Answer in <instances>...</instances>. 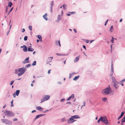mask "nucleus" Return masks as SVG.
<instances>
[{
    "label": "nucleus",
    "mask_w": 125,
    "mask_h": 125,
    "mask_svg": "<svg viewBox=\"0 0 125 125\" xmlns=\"http://www.w3.org/2000/svg\"><path fill=\"white\" fill-rule=\"evenodd\" d=\"M4 114L5 116L9 117H13L14 115V114L11 111L6 110L4 112Z\"/></svg>",
    "instance_id": "nucleus-1"
},
{
    "label": "nucleus",
    "mask_w": 125,
    "mask_h": 125,
    "mask_svg": "<svg viewBox=\"0 0 125 125\" xmlns=\"http://www.w3.org/2000/svg\"><path fill=\"white\" fill-rule=\"evenodd\" d=\"M27 69L24 67L19 69L20 73H17L18 76L22 75L26 71Z\"/></svg>",
    "instance_id": "nucleus-2"
},
{
    "label": "nucleus",
    "mask_w": 125,
    "mask_h": 125,
    "mask_svg": "<svg viewBox=\"0 0 125 125\" xmlns=\"http://www.w3.org/2000/svg\"><path fill=\"white\" fill-rule=\"evenodd\" d=\"M110 89L107 87L102 90V93L105 95L108 94L110 93Z\"/></svg>",
    "instance_id": "nucleus-3"
},
{
    "label": "nucleus",
    "mask_w": 125,
    "mask_h": 125,
    "mask_svg": "<svg viewBox=\"0 0 125 125\" xmlns=\"http://www.w3.org/2000/svg\"><path fill=\"white\" fill-rule=\"evenodd\" d=\"M50 96L48 95H45L44 96L43 98L41 100V103H42L44 101L47 100L50 98Z\"/></svg>",
    "instance_id": "nucleus-4"
},
{
    "label": "nucleus",
    "mask_w": 125,
    "mask_h": 125,
    "mask_svg": "<svg viewBox=\"0 0 125 125\" xmlns=\"http://www.w3.org/2000/svg\"><path fill=\"white\" fill-rule=\"evenodd\" d=\"M1 121L3 123H5L6 124L11 125L12 124V122L11 121H10L7 119H2Z\"/></svg>",
    "instance_id": "nucleus-5"
},
{
    "label": "nucleus",
    "mask_w": 125,
    "mask_h": 125,
    "mask_svg": "<svg viewBox=\"0 0 125 125\" xmlns=\"http://www.w3.org/2000/svg\"><path fill=\"white\" fill-rule=\"evenodd\" d=\"M29 57L27 58L24 61L22 62V63L23 64H25L26 63H29L30 62L29 60Z\"/></svg>",
    "instance_id": "nucleus-6"
},
{
    "label": "nucleus",
    "mask_w": 125,
    "mask_h": 125,
    "mask_svg": "<svg viewBox=\"0 0 125 125\" xmlns=\"http://www.w3.org/2000/svg\"><path fill=\"white\" fill-rule=\"evenodd\" d=\"M113 62H112V65H111V73L110 74V76H112L113 75V74L114 73V70H113Z\"/></svg>",
    "instance_id": "nucleus-7"
},
{
    "label": "nucleus",
    "mask_w": 125,
    "mask_h": 125,
    "mask_svg": "<svg viewBox=\"0 0 125 125\" xmlns=\"http://www.w3.org/2000/svg\"><path fill=\"white\" fill-rule=\"evenodd\" d=\"M74 120V119L72 117L69 119L67 121V122L68 124H71L72 123V121Z\"/></svg>",
    "instance_id": "nucleus-8"
},
{
    "label": "nucleus",
    "mask_w": 125,
    "mask_h": 125,
    "mask_svg": "<svg viewBox=\"0 0 125 125\" xmlns=\"http://www.w3.org/2000/svg\"><path fill=\"white\" fill-rule=\"evenodd\" d=\"M53 58V57H50L48 58L46 62H47V64L49 63V62H51Z\"/></svg>",
    "instance_id": "nucleus-9"
},
{
    "label": "nucleus",
    "mask_w": 125,
    "mask_h": 125,
    "mask_svg": "<svg viewBox=\"0 0 125 125\" xmlns=\"http://www.w3.org/2000/svg\"><path fill=\"white\" fill-rule=\"evenodd\" d=\"M45 114H41L39 115H38L36 116V117L35 118V119L34 120H35L36 119H37L39 118V117L43 116H45Z\"/></svg>",
    "instance_id": "nucleus-10"
},
{
    "label": "nucleus",
    "mask_w": 125,
    "mask_h": 125,
    "mask_svg": "<svg viewBox=\"0 0 125 125\" xmlns=\"http://www.w3.org/2000/svg\"><path fill=\"white\" fill-rule=\"evenodd\" d=\"M61 15H59L57 17V20L56 21V22H58L60 21L61 19Z\"/></svg>",
    "instance_id": "nucleus-11"
},
{
    "label": "nucleus",
    "mask_w": 125,
    "mask_h": 125,
    "mask_svg": "<svg viewBox=\"0 0 125 125\" xmlns=\"http://www.w3.org/2000/svg\"><path fill=\"white\" fill-rule=\"evenodd\" d=\"M125 113V112L124 111H122V112L121 114L118 117L117 119V120H119L121 118L123 115H124Z\"/></svg>",
    "instance_id": "nucleus-12"
},
{
    "label": "nucleus",
    "mask_w": 125,
    "mask_h": 125,
    "mask_svg": "<svg viewBox=\"0 0 125 125\" xmlns=\"http://www.w3.org/2000/svg\"><path fill=\"white\" fill-rule=\"evenodd\" d=\"M118 83L117 82H116L114 83L113 86L115 88L117 89L119 87V86L117 85V84Z\"/></svg>",
    "instance_id": "nucleus-13"
},
{
    "label": "nucleus",
    "mask_w": 125,
    "mask_h": 125,
    "mask_svg": "<svg viewBox=\"0 0 125 125\" xmlns=\"http://www.w3.org/2000/svg\"><path fill=\"white\" fill-rule=\"evenodd\" d=\"M101 118H102V120L101 121L103 123L104 122V121L107 118L106 117H103L101 116Z\"/></svg>",
    "instance_id": "nucleus-14"
},
{
    "label": "nucleus",
    "mask_w": 125,
    "mask_h": 125,
    "mask_svg": "<svg viewBox=\"0 0 125 125\" xmlns=\"http://www.w3.org/2000/svg\"><path fill=\"white\" fill-rule=\"evenodd\" d=\"M74 97V95L73 94L71 96L69 97L67 99V101L70 100L71 98H73Z\"/></svg>",
    "instance_id": "nucleus-15"
},
{
    "label": "nucleus",
    "mask_w": 125,
    "mask_h": 125,
    "mask_svg": "<svg viewBox=\"0 0 125 125\" xmlns=\"http://www.w3.org/2000/svg\"><path fill=\"white\" fill-rule=\"evenodd\" d=\"M71 116L73 119H77L80 118V117L78 115H75Z\"/></svg>",
    "instance_id": "nucleus-16"
},
{
    "label": "nucleus",
    "mask_w": 125,
    "mask_h": 125,
    "mask_svg": "<svg viewBox=\"0 0 125 125\" xmlns=\"http://www.w3.org/2000/svg\"><path fill=\"white\" fill-rule=\"evenodd\" d=\"M111 77V79H112V82L114 83H115V82H117L115 80V78L112 76V75L111 76H110Z\"/></svg>",
    "instance_id": "nucleus-17"
},
{
    "label": "nucleus",
    "mask_w": 125,
    "mask_h": 125,
    "mask_svg": "<svg viewBox=\"0 0 125 125\" xmlns=\"http://www.w3.org/2000/svg\"><path fill=\"white\" fill-rule=\"evenodd\" d=\"M55 44L57 46H58L59 45L60 47L61 46V45L60 41H56Z\"/></svg>",
    "instance_id": "nucleus-18"
},
{
    "label": "nucleus",
    "mask_w": 125,
    "mask_h": 125,
    "mask_svg": "<svg viewBox=\"0 0 125 125\" xmlns=\"http://www.w3.org/2000/svg\"><path fill=\"white\" fill-rule=\"evenodd\" d=\"M36 109L38 110H40L41 111L43 110V108L40 106L37 107Z\"/></svg>",
    "instance_id": "nucleus-19"
},
{
    "label": "nucleus",
    "mask_w": 125,
    "mask_h": 125,
    "mask_svg": "<svg viewBox=\"0 0 125 125\" xmlns=\"http://www.w3.org/2000/svg\"><path fill=\"white\" fill-rule=\"evenodd\" d=\"M47 13H46L45 15H44L43 16V17L44 18V19H45L47 21L48 20V19L46 17L47 16Z\"/></svg>",
    "instance_id": "nucleus-20"
},
{
    "label": "nucleus",
    "mask_w": 125,
    "mask_h": 125,
    "mask_svg": "<svg viewBox=\"0 0 125 125\" xmlns=\"http://www.w3.org/2000/svg\"><path fill=\"white\" fill-rule=\"evenodd\" d=\"M20 93V90H17L14 93H15V94L16 96H18V95Z\"/></svg>",
    "instance_id": "nucleus-21"
},
{
    "label": "nucleus",
    "mask_w": 125,
    "mask_h": 125,
    "mask_svg": "<svg viewBox=\"0 0 125 125\" xmlns=\"http://www.w3.org/2000/svg\"><path fill=\"white\" fill-rule=\"evenodd\" d=\"M80 58V56L77 57H76V59H75L74 61V62H76L79 60Z\"/></svg>",
    "instance_id": "nucleus-22"
},
{
    "label": "nucleus",
    "mask_w": 125,
    "mask_h": 125,
    "mask_svg": "<svg viewBox=\"0 0 125 125\" xmlns=\"http://www.w3.org/2000/svg\"><path fill=\"white\" fill-rule=\"evenodd\" d=\"M34 50V49L31 48H29L28 49V51H30L31 52H33Z\"/></svg>",
    "instance_id": "nucleus-23"
},
{
    "label": "nucleus",
    "mask_w": 125,
    "mask_h": 125,
    "mask_svg": "<svg viewBox=\"0 0 125 125\" xmlns=\"http://www.w3.org/2000/svg\"><path fill=\"white\" fill-rule=\"evenodd\" d=\"M12 5V3L10 1H9L8 2V5L7 6H8V7H11Z\"/></svg>",
    "instance_id": "nucleus-24"
},
{
    "label": "nucleus",
    "mask_w": 125,
    "mask_h": 125,
    "mask_svg": "<svg viewBox=\"0 0 125 125\" xmlns=\"http://www.w3.org/2000/svg\"><path fill=\"white\" fill-rule=\"evenodd\" d=\"M79 75H78L77 76L75 77L74 78H73V80L75 81L77 80L79 78Z\"/></svg>",
    "instance_id": "nucleus-25"
},
{
    "label": "nucleus",
    "mask_w": 125,
    "mask_h": 125,
    "mask_svg": "<svg viewBox=\"0 0 125 125\" xmlns=\"http://www.w3.org/2000/svg\"><path fill=\"white\" fill-rule=\"evenodd\" d=\"M103 123L106 125H108L109 124V122H108L107 119V118L106 119V120H105Z\"/></svg>",
    "instance_id": "nucleus-26"
},
{
    "label": "nucleus",
    "mask_w": 125,
    "mask_h": 125,
    "mask_svg": "<svg viewBox=\"0 0 125 125\" xmlns=\"http://www.w3.org/2000/svg\"><path fill=\"white\" fill-rule=\"evenodd\" d=\"M113 30H114V29H113V26H111V27L110 28L109 31L110 32H112L113 31Z\"/></svg>",
    "instance_id": "nucleus-27"
},
{
    "label": "nucleus",
    "mask_w": 125,
    "mask_h": 125,
    "mask_svg": "<svg viewBox=\"0 0 125 125\" xmlns=\"http://www.w3.org/2000/svg\"><path fill=\"white\" fill-rule=\"evenodd\" d=\"M23 50L25 52H27V51H28L27 48L26 46L24 48Z\"/></svg>",
    "instance_id": "nucleus-28"
},
{
    "label": "nucleus",
    "mask_w": 125,
    "mask_h": 125,
    "mask_svg": "<svg viewBox=\"0 0 125 125\" xmlns=\"http://www.w3.org/2000/svg\"><path fill=\"white\" fill-rule=\"evenodd\" d=\"M107 98L104 97L102 98V100L103 101L105 102L106 101H107Z\"/></svg>",
    "instance_id": "nucleus-29"
},
{
    "label": "nucleus",
    "mask_w": 125,
    "mask_h": 125,
    "mask_svg": "<svg viewBox=\"0 0 125 125\" xmlns=\"http://www.w3.org/2000/svg\"><path fill=\"white\" fill-rule=\"evenodd\" d=\"M121 121L122 123H124L125 122V116L122 119Z\"/></svg>",
    "instance_id": "nucleus-30"
},
{
    "label": "nucleus",
    "mask_w": 125,
    "mask_h": 125,
    "mask_svg": "<svg viewBox=\"0 0 125 125\" xmlns=\"http://www.w3.org/2000/svg\"><path fill=\"white\" fill-rule=\"evenodd\" d=\"M53 2H54L53 1H52L51 2V3H50V5H51L50 7H53L54 5Z\"/></svg>",
    "instance_id": "nucleus-31"
},
{
    "label": "nucleus",
    "mask_w": 125,
    "mask_h": 125,
    "mask_svg": "<svg viewBox=\"0 0 125 125\" xmlns=\"http://www.w3.org/2000/svg\"><path fill=\"white\" fill-rule=\"evenodd\" d=\"M36 61H34L32 63V65L33 66H35L36 65Z\"/></svg>",
    "instance_id": "nucleus-32"
},
{
    "label": "nucleus",
    "mask_w": 125,
    "mask_h": 125,
    "mask_svg": "<svg viewBox=\"0 0 125 125\" xmlns=\"http://www.w3.org/2000/svg\"><path fill=\"white\" fill-rule=\"evenodd\" d=\"M15 73L16 74H17L18 73H19L18 72H19V69H17L15 70Z\"/></svg>",
    "instance_id": "nucleus-33"
},
{
    "label": "nucleus",
    "mask_w": 125,
    "mask_h": 125,
    "mask_svg": "<svg viewBox=\"0 0 125 125\" xmlns=\"http://www.w3.org/2000/svg\"><path fill=\"white\" fill-rule=\"evenodd\" d=\"M13 9V7H12L11 8V9H10V10L9 11L8 13L7 14V15H8L10 13V12Z\"/></svg>",
    "instance_id": "nucleus-34"
},
{
    "label": "nucleus",
    "mask_w": 125,
    "mask_h": 125,
    "mask_svg": "<svg viewBox=\"0 0 125 125\" xmlns=\"http://www.w3.org/2000/svg\"><path fill=\"white\" fill-rule=\"evenodd\" d=\"M31 66V64H29L27 65H25V68H29Z\"/></svg>",
    "instance_id": "nucleus-35"
},
{
    "label": "nucleus",
    "mask_w": 125,
    "mask_h": 125,
    "mask_svg": "<svg viewBox=\"0 0 125 125\" xmlns=\"http://www.w3.org/2000/svg\"><path fill=\"white\" fill-rule=\"evenodd\" d=\"M8 6H6V10H5V12L7 13L8 12Z\"/></svg>",
    "instance_id": "nucleus-36"
},
{
    "label": "nucleus",
    "mask_w": 125,
    "mask_h": 125,
    "mask_svg": "<svg viewBox=\"0 0 125 125\" xmlns=\"http://www.w3.org/2000/svg\"><path fill=\"white\" fill-rule=\"evenodd\" d=\"M37 37L39 39H42V37L41 35H38L37 36Z\"/></svg>",
    "instance_id": "nucleus-37"
},
{
    "label": "nucleus",
    "mask_w": 125,
    "mask_h": 125,
    "mask_svg": "<svg viewBox=\"0 0 125 125\" xmlns=\"http://www.w3.org/2000/svg\"><path fill=\"white\" fill-rule=\"evenodd\" d=\"M28 37L27 36H26L24 37V40L25 41H26L27 40Z\"/></svg>",
    "instance_id": "nucleus-38"
},
{
    "label": "nucleus",
    "mask_w": 125,
    "mask_h": 125,
    "mask_svg": "<svg viewBox=\"0 0 125 125\" xmlns=\"http://www.w3.org/2000/svg\"><path fill=\"white\" fill-rule=\"evenodd\" d=\"M29 29L31 31H32V26H29L28 27Z\"/></svg>",
    "instance_id": "nucleus-39"
},
{
    "label": "nucleus",
    "mask_w": 125,
    "mask_h": 125,
    "mask_svg": "<svg viewBox=\"0 0 125 125\" xmlns=\"http://www.w3.org/2000/svg\"><path fill=\"white\" fill-rule=\"evenodd\" d=\"M101 118H101V117H100V118H99V119L98 120L97 122V123H99L101 121V120H102Z\"/></svg>",
    "instance_id": "nucleus-40"
},
{
    "label": "nucleus",
    "mask_w": 125,
    "mask_h": 125,
    "mask_svg": "<svg viewBox=\"0 0 125 125\" xmlns=\"http://www.w3.org/2000/svg\"><path fill=\"white\" fill-rule=\"evenodd\" d=\"M56 55L59 56H61V55H66L65 54H62L60 53H56Z\"/></svg>",
    "instance_id": "nucleus-41"
},
{
    "label": "nucleus",
    "mask_w": 125,
    "mask_h": 125,
    "mask_svg": "<svg viewBox=\"0 0 125 125\" xmlns=\"http://www.w3.org/2000/svg\"><path fill=\"white\" fill-rule=\"evenodd\" d=\"M13 100H12V101L11 102V107H12L13 106Z\"/></svg>",
    "instance_id": "nucleus-42"
},
{
    "label": "nucleus",
    "mask_w": 125,
    "mask_h": 125,
    "mask_svg": "<svg viewBox=\"0 0 125 125\" xmlns=\"http://www.w3.org/2000/svg\"><path fill=\"white\" fill-rule=\"evenodd\" d=\"M61 121L63 122L65 121V118H63L61 119Z\"/></svg>",
    "instance_id": "nucleus-43"
},
{
    "label": "nucleus",
    "mask_w": 125,
    "mask_h": 125,
    "mask_svg": "<svg viewBox=\"0 0 125 125\" xmlns=\"http://www.w3.org/2000/svg\"><path fill=\"white\" fill-rule=\"evenodd\" d=\"M14 82V81H11L10 82V85H12L13 84V82Z\"/></svg>",
    "instance_id": "nucleus-44"
},
{
    "label": "nucleus",
    "mask_w": 125,
    "mask_h": 125,
    "mask_svg": "<svg viewBox=\"0 0 125 125\" xmlns=\"http://www.w3.org/2000/svg\"><path fill=\"white\" fill-rule=\"evenodd\" d=\"M52 7H50V12L51 13H52V11H53V10H52Z\"/></svg>",
    "instance_id": "nucleus-45"
},
{
    "label": "nucleus",
    "mask_w": 125,
    "mask_h": 125,
    "mask_svg": "<svg viewBox=\"0 0 125 125\" xmlns=\"http://www.w3.org/2000/svg\"><path fill=\"white\" fill-rule=\"evenodd\" d=\"M85 41H86V42L87 43H88L89 42V40H84Z\"/></svg>",
    "instance_id": "nucleus-46"
},
{
    "label": "nucleus",
    "mask_w": 125,
    "mask_h": 125,
    "mask_svg": "<svg viewBox=\"0 0 125 125\" xmlns=\"http://www.w3.org/2000/svg\"><path fill=\"white\" fill-rule=\"evenodd\" d=\"M66 104H71V102H67L66 103Z\"/></svg>",
    "instance_id": "nucleus-47"
},
{
    "label": "nucleus",
    "mask_w": 125,
    "mask_h": 125,
    "mask_svg": "<svg viewBox=\"0 0 125 125\" xmlns=\"http://www.w3.org/2000/svg\"><path fill=\"white\" fill-rule=\"evenodd\" d=\"M83 104L82 106V107L84 106L85 105V102L84 101L83 102Z\"/></svg>",
    "instance_id": "nucleus-48"
},
{
    "label": "nucleus",
    "mask_w": 125,
    "mask_h": 125,
    "mask_svg": "<svg viewBox=\"0 0 125 125\" xmlns=\"http://www.w3.org/2000/svg\"><path fill=\"white\" fill-rule=\"evenodd\" d=\"M51 108L50 110H45V111H44V113H46L47 112V111H49V110H51Z\"/></svg>",
    "instance_id": "nucleus-49"
},
{
    "label": "nucleus",
    "mask_w": 125,
    "mask_h": 125,
    "mask_svg": "<svg viewBox=\"0 0 125 125\" xmlns=\"http://www.w3.org/2000/svg\"><path fill=\"white\" fill-rule=\"evenodd\" d=\"M65 99L64 98H62L61 100L60 101L61 102H62Z\"/></svg>",
    "instance_id": "nucleus-50"
},
{
    "label": "nucleus",
    "mask_w": 125,
    "mask_h": 125,
    "mask_svg": "<svg viewBox=\"0 0 125 125\" xmlns=\"http://www.w3.org/2000/svg\"><path fill=\"white\" fill-rule=\"evenodd\" d=\"M83 48H84L85 50H86V46L84 45H83Z\"/></svg>",
    "instance_id": "nucleus-51"
},
{
    "label": "nucleus",
    "mask_w": 125,
    "mask_h": 125,
    "mask_svg": "<svg viewBox=\"0 0 125 125\" xmlns=\"http://www.w3.org/2000/svg\"><path fill=\"white\" fill-rule=\"evenodd\" d=\"M125 81V79H124L122 80L120 82H121L122 83L123 82V81Z\"/></svg>",
    "instance_id": "nucleus-52"
},
{
    "label": "nucleus",
    "mask_w": 125,
    "mask_h": 125,
    "mask_svg": "<svg viewBox=\"0 0 125 125\" xmlns=\"http://www.w3.org/2000/svg\"><path fill=\"white\" fill-rule=\"evenodd\" d=\"M10 94L9 92L7 94V96H8V97H9L10 96Z\"/></svg>",
    "instance_id": "nucleus-53"
},
{
    "label": "nucleus",
    "mask_w": 125,
    "mask_h": 125,
    "mask_svg": "<svg viewBox=\"0 0 125 125\" xmlns=\"http://www.w3.org/2000/svg\"><path fill=\"white\" fill-rule=\"evenodd\" d=\"M22 32H24L25 31V29H22Z\"/></svg>",
    "instance_id": "nucleus-54"
},
{
    "label": "nucleus",
    "mask_w": 125,
    "mask_h": 125,
    "mask_svg": "<svg viewBox=\"0 0 125 125\" xmlns=\"http://www.w3.org/2000/svg\"><path fill=\"white\" fill-rule=\"evenodd\" d=\"M17 120V118H15L13 120L14 121H16Z\"/></svg>",
    "instance_id": "nucleus-55"
},
{
    "label": "nucleus",
    "mask_w": 125,
    "mask_h": 125,
    "mask_svg": "<svg viewBox=\"0 0 125 125\" xmlns=\"http://www.w3.org/2000/svg\"><path fill=\"white\" fill-rule=\"evenodd\" d=\"M25 45H24L22 46H21V48H24V47H25Z\"/></svg>",
    "instance_id": "nucleus-56"
},
{
    "label": "nucleus",
    "mask_w": 125,
    "mask_h": 125,
    "mask_svg": "<svg viewBox=\"0 0 125 125\" xmlns=\"http://www.w3.org/2000/svg\"><path fill=\"white\" fill-rule=\"evenodd\" d=\"M51 71V70H48V74H49L50 73Z\"/></svg>",
    "instance_id": "nucleus-57"
},
{
    "label": "nucleus",
    "mask_w": 125,
    "mask_h": 125,
    "mask_svg": "<svg viewBox=\"0 0 125 125\" xmlns=\"http://www.w3.org/2000/svg\"><path fill=\"white\" fill-rule=\"evenodd\" d=\"M10 29H9V31H8L7 32V35H8V34H9L10 32Z\"/></svg>",
    "instance_id": "nucleus-58"
},
{
    "label": "nucleus",
    "mask_w": 125,
    "mask_h": 125,
    "mask_svg": "<svg viewBox=\"0 0 125 125\" xmlns=\"http://www.w3.org/2000/svg\"><path fill=\"white\" fill-rule=\"evenodd\" d=\"M69 13H70L71 14H73L74 13H75V12H69Z\"/></svg>",
    "instance_id": "nucleus-59"
},
{
    "label": "nucleus",
    "mask_w": 125,
    "mask_h": 125,
    "mask_svg": "<svg viewBox=\"0 0 125 125\" xmlns=\"http://www.w3.org/2000/svg\"><path fill=\"white\" fill-rule=\"evenodd\" d=\"M111 43H114V40L111 39Z\"/></svg>",
    "instance_id": "nucleus-60"
},
{
    "label": "nucleus",
    "mask_w": 125,
    "mask_h": 125,
    "mask_svg": "<svg viewBox=\"0 0 125 125\" xmlns=\"http://www.w3.org/2000/svg\"><path fill=\"white\" fill-rule=\"evenodd\" d=\"M36 110H33L32 111L31 113H33L34 112H36Z\"/></svg>",
    "instance_id": "nucleus-61"
},
{
    "label": "nucleus",
    "mask_w": 125,
    "mask_h": 125,
    "mask_svg": "<svg viewBox=\"0 0 125 125\" xmlns=\"http://www.w3.org/2000/svg\"><path fill=\"white\" fill-rule=\"evenodd\" d=\"M76 74V73H74V72H73V73H72V75H73L74 74Z\"/></svg>",
    "instance_id": "nucleus-62"
},
{
    "label": "nucleus",
    "mask_w": 125,
    "mask_h": 125,
    "mask_svg": "<svg viewBox=\"0 0 125 125\" xmlns=\"http://www.w3.org/2000/svg\"><path fill=\"white\" fill-rule=\"evenodd\" d=\"M13 96L14 97H16V94H15V93H14L13 94Z\"/></svg>",
    "instance_id": "nucleus-63"
},
{
    "label": "nucleus",
    "mask_w": 125,
    "mask_h": 125,
    "mask_svg": "<svg viewBox=\"0 0 125 125\" xmlns=\"http://www.w3.org/2000/svg\"><path fill=\"white\" fill-rule=\"evenodd\" d=\"M57 83L58 84H61V83L60 82H58Z\"/></svg>",
    "instance_id": "nucleus-64"
}]
</instances>
